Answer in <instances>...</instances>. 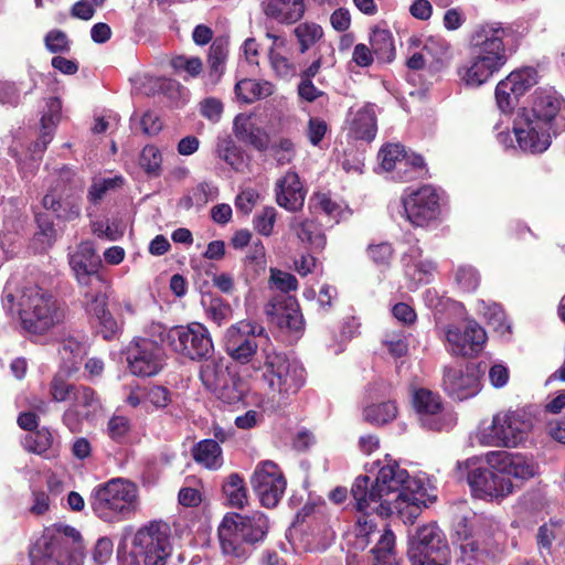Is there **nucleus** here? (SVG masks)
Here are the masks:
<instances>
[{
    "mask_svg": "<svg viewBox=\"0 0 565 565\" xmlns=\"http://www.w3.org/2000/svg\"><path fill=\"white\" fill-rule=\"evenodd\" d=\"M2 306L11 317H18L22 330L31 338L47 334L65 318L57 299L36 285L12 290L6 287Z\"/></svg>",
    "mask_w": 565,
    "mask_h": 565,
    "instance_id": "1",
    "label": "nucleus"
},
{
    "mask_svg": "<svg viewBox=\"0 0 565 565\" xmlns=\"http://www.w3.org/2000/svg\"><path fill=\"white\" fill-rule=\"evenodd\" d=\"M510 31L499 22L479 25L470 38V53L457 70L460 82L472 88L486 84L507 64L509 54L504 40Z\"/></svg>",
    "mask_w": 565,
    "mask_h": 565,
    "instance_id": "2",
    "label": "nucleus"
},
{
    "mask_svg": "<svg viewBox=\"0 0 565 565\" xmlns=\"http://www.w3.org/2000/svg\"><path fill=\"white\" fill-rule=\"evenodd\" d=\"M562 105L563 99L555 92H535L532 108L514 120L513 131L521 149L541 153L550 147L552 135L564 128L558 117Z\"/></svg>",
    "mask_w": 565,
    "mask_h": 565,
    "instance_id": "3",
    "label": "nucleus"
},
{
    "mask_svg": "<svg viewBox=\"0 0 565 565\" xmlns=\"http://www.w3.org/2000/svg\"><path fill=\"white\" fill-rule=\"evenodd\" d=\"M374 482L384 498L392 501L394 512L406 513L409 520L416 518L420 507L425 504L426 488L423 482L412 478L393 459H386L380 466Z\"/></svg>",
    "mask_w": 565,
    "mask_h": 565,
    "instance_id": "4",
    "label": "nucleus"
},
{
    "mask_svg": "<svg viewBox=\"0 0 565 565\" xmlns=\"http://www.w3.org/2000/svg\"><path fill=\"white\" fill-rule=\"evenodd\" d=\"M263 379L269 391V398L263 402L266 411H277L285 407L289 398L297 394L306 381V371L297 361L275 350H263Z\"/></svg>",
    "mask_w": 565,
    "mask_h": 565,
    "instance_id": "5",
    "label": "nucleus"
},
{
    "mask_svg": "<svg viewBox=\"0 0 565 565\" xmlns=\"http://www.w3.org/2000/svg\"><path fill=\"white\" fill-rule=\"evenodd\" d=\"M269 529L267 516L260 511L250 514L228 513L218 526L222 553L239 561L246 559Z\"/></svg>",
    "mask_w": 565,
    "mask_h": 565,
    "instance_id": "6",
    "label": "nucleus"
},
{
    "mask_svg": "<svg viewBox=\"0 0 565 565\" xmlns=\"http://www.w3.org/2000/svg\"><path fill=\"white\" fill-rule=\"evenodd\" d=\"M533 426L534 418L527 408L510 407L493 414L490 423L480 422L473 438L486 447L516 448L526 440Z\"/></svg>",
    "mask_w": 565,
    "mask_h": 565,
    "instance_id": "7",
    "label": "nucleus"
},
{
    "mask_svg": "<svg viewBox=\"0 0 565 565\" xmlns=\"http://www.w3.org/2000/svg\"><path fill=\"white\" fill-rule=\"evenodd\" d=\"M30 557L53 565H83L82 536L70 525L49 527L31 548Z\"/></svg>",
    "mask_w": 565,
    "mask_h": 565,
    "instance_id": "8",
    "label": "nucleus"
},
{
    "mask_svg": "<svg viewBox=\"0 0 565 565\" xmlns=\"http://www.w3.org/2000/svg\"><path fill=\"white\" fill-rule=\"evenodd\" d=\"M150 334L160 339L171 351L190 360L207 359L214 351L210 331L199 322L172 328H167L160 322H151Z\"/></svg>",
    "mask_w": 565,
    "mask_h": 565,
    "instance_id": "9",
    "label": "nucleus"
},
{
    "mask_svg": "<svg viewBox=\"0 0 565 565\" xmlns=\"http://www.w3.org/2000/svg\"><path fill=\"white\" fill-rule=\"evenodd\" d=\"M89 503L99 519L117 522L137 509L138 489L128 480L111 479L93 490Z\"/></svg>",
    "mask_w": 565,
    "mask_h": 565,
    "instance_id": "10",
    "label": "nucleus"
},
{
    "mask_svg": "<svg viewBox=\"0 0 565 565\" xmlns=\"http://www.w3.org/2000/svg\"><path fill=\"white\" fill-rule=\"evenodd\" d=\"M131 551L121 565H167L172 554L169 526L150 522L134 535Z\"/></svg>",
    "mask_w": 565,
    "mask_h": 565,
    "instance_id": "11",
    "label": "nucleus"
},
{
    "mask_svg": "<svg viewBox=\"0 0 565 565\" xmlns=\"http://www.w3.org/2000/svg\"><path fill=\"white\" fill-rule=\"evenodd\" d=\"M408 558L412 565H449L450 547L444 532L435 524L418 527L409 536Z\"/></svg>",
    "mask_w": 565,
    "mask_h": 565,
    "instance_id": "12",
    "label": "nucleus"
},
{
    "mask_svg": "<svg viewBox=\"0 0 565 565\" xmlns=\"http://www.w3.org/2000/svg\"><path fill=\"white\" fill-rule=\"evenodd\" d=\"M478 461V457H471L465 461H458L456 466L458 478L467 472L468 483L477 498L492 500L508 497L513 492L510 478H505L489 465L473 468Z\"/></svg>",
    "mask_w": 565,
    "mask_h": 565,
    "instance_id": "13",
    "label": "nucleus"
},
{
    "mask_svg": "<svg viewBox=\"0 0 565 565\" xmlns=\"http://www.w3.org/2000/svg\"><path fill=\"white\" fill-rule=\"evenodd\" d=\"M441 195L433 185L408 188L401 196L406 220L414 226L425 227L436 221L441 212Z\"/></svg>",
    "mask_w": 565,
    "mask_h": 565,
    "instance_id": "14",
    "label": "nucleus"
},
{
    "mask_svg": "<svg viewBox=\"0 0 565 565\" xmlns=\"http://www.w3.org/2000/svg\"><path fill=\"white\" fill-rule=\"evenodd\" d=\"M160 339L150 334V324L146 337L137 339L128 350V365L134 375L152 376L159 373L163 365V353Z\"/></svg>",
    "mask_w": 565,
    "mask_h": 565,
    "instance_id": "15",
    "label": "nucleus"
},
{
    "mask_svg": "<svg viewBox=\"0 0 565 565\" xmlns=\"http://www.w3.org/2000/svg\"><path fill=\"white\" fill-rule=\"evenodd\" d=\"M265 329L248 320L231 326L224 334V349L236 362L245 364L252 361L257 352L256 337L263 335Z\"/></svg>",
    "mask_w": 565,
    "mask_h": 565,
    "instance_id": "16",
    "label": "nucleus"
},
{
    "mask_svg": "<svg viewBox=\"0 0 565 565\" xmlns=\"http://www.w3.org/2000/svg\"><path fill=\"white\" fill-rule=\"evenodd\" d=\"M250 484L262 505L274 508L282 498L287 482L277 463L264 460L257 463L250 477Z\"/></svg>",
    "mask_w": 565,
    "mask_h": 565,
    "instance_id": "17",
    "label": "nucleus"
},
{
    "mask_svg": "<svg viewBox=\"0 0 565 565\" xmlns=\"http://www.w3.org/2000/svg\"><path fill=\"white\" fill-rule=\"evenodd\" d=\"M412 403L424 428L439 431L452 426L455 418L445 411L441 397L437 393L423 387L414 390Z\"/></svg>",
    "mask_w": 565,
    "mask_h": 565,
    "instance_id": "18",
    "label": "nucleus"
},
{
    "mask_svg": "<svg viewBox=\"0 0 565 565\" xmlns=\"http://www.w3.org/2000/svg\"><path fill=\"white\" fill-rule=\"evenodd\" d=\"M484 461L505 478L526 481L539 475V463L534 458L521 452L491 450L484 455Z\"/></svg>",
    "mask_w": 565,
    "mask_h": 565,
    "instance_id": "19",
    "label": "nucleus"
},
{
    "mask_svg": "<svg viewBox=\"0 0 565 565\" xmlns=\"http://www.w3.org/2000/svg\"><path fill=\"white\" fill-rule=\"evenodd\" d=\"M379 490L376 483L371 482L367 476H359L352 484L351 494L355 508L359 512L364 513V516L369 518L373 513L387 516L395 513L392 509V501L384 498Z\"/></svg>",
    "mask_w": 565,
    "mask_h": 565,
    "instance_id": "20",
    "label": "nucleus"
},
{
    "mask_svg": "<svg viewBox=\"0 0 565 565\" xmlns=\"http://www.w3.org/2000/svg\"><path fill=\"white\" fill-rule=\"evenodd\" d=\"M448 350L454 355L472 358L483 348L486 331L475 321H468L463 329L450 326L446 331Z\"/></svg>",
    "mask_w": 565,
    "mask_h": 565,
    "instance_id": "21",
    "label": "nucleus"
},
{
    "mask_svg": "<svg viewBox=\"0 0 565 565\" xmlns=\"http://www.w3.org/2000/svg\"><path fill=\"white\" fill-rule=\"evenodd\" d=\"M102 408V403L95 391L88 386L79 385L74 391L72 403L63 414V423L73 431H79L84 420H92Z\"/></svg>",
    "mask_w": 565,
    "mask_h": 565,
    "instance_id": "22",
    "label": "nucleus"
},
{
    "mask_svg": "<svg viewBox=\"0 0 565 565\" xmlns=\"http://www.w3.org/2000/svg\"><path fill=\"white\" fill-rule=\"evenodd\" d=\"M443 386L454 399L465 401L476 396L481 390L480 376L473 365L465 367H446Z\"/></svg>",
    "mask_w": 565,
    "mask_h": 565,
    "instance_id": "23",
    "label": "nucleus"
},
{
    "mask_svg": "<svg viewBox=\"0 0 565 565\" xmlns=\"http://www.w3.org/2000/svg\"><path fill=\"white\" fill-rule=\"evenodd\" d=\"M99 258L93 243L83 242L76 250L70 254V266L77 282L84 285H100L103 275L98 271Z\"/></svg>",
    "mask_w": 565,
    "mask_h": 565,
    "instance_id": "24",
    "label": "nucleus"
},
{
    "mask_svg": "<svg viewBox=\"0 0 565 565\" xmlns=\"http://www.w3.org/2000/svg\"><path fill=\"white\" fill-rule=\"evenodd\" d=\"M276 203L288 212H298L305 204L307 191L294 170H288L275 183Z\"/></svg>",
    "mask_w": 565,
    "mask_h": 565,
    "instance_id": "25",
    "label": "nucleus"
},
{
    "mask_svg": "<svg viewBox=\"0 0 565 565\" xmlns=\"http://www.w3.org/2000/svg\"><path fill=\"white\" fill-rule=\"evenodd\" d=\"M267 316L280 328L291 332H300L303 318L297 301L291 297H274L265 309Z\"/></svg>",
    "mask_w": 565,
    "mask_h": 565,
    "instance_id": "26",
    "label": "nucleus"
},
{
    "mask_svg": "<svg viewBox=\"0 0 565 565\" xmlns=\"http://www.w3.org/2000/svg\"><path fill=\"white\" fill-rule=\"evenodd\" d=\"M205 360L206 361L200 367V380L205 388L230 403L238 401L241 394H228L226 392L228 373L223 361L209 360V358Z\"/></svg>",
    "mask_w": 565,
    "mask_h": 565,
    "instance_id": "27",
    "label": "nucleus"
},
{
    "mask_svg": "<svg viewBox=\"0 0 565 565\" xmlns=\"http://www.w3.org/2000/svg\"><path fill=\"white\" fill-rule=\"evenodd\" d=\"M44 209L52 211L58 218L73 221L81 215V195L70 189L47 193L42 201Z\"/></svg>",
    "mask_w": 565,
    "mask_h": 565,
    "instance_id": "28",
    "label": "nucleus"
},
{
    "mask_svg": "<svg viewBox=\"0 0 565 565\" xmlns=\"http://www.w3.org/2000/svg\"><path fill=\"white\" fill-rule=\"evenodd\" d=\"M382 533L371 519L359 518L353 531L345 536L348 559L360 562L359 552H363L371 541H377Z\"/></svg>",
    "mask_w": 565,
    "mask_h": 565,
    "instance_id": "29",
    "label": "nucleus"
},
{
    "mask_svg": "<svg viewBox=\"0 0 565 565\" xmlns=\"http://www.w3.org/2000/svg\"><path fill=\"white\" fill-rule=\"evenodd\" d=\"M263 12L279 23H295L305 14L303 0H266L262 3Z\"/></svg>",
    "mask_w": 565,
    "mask_h": 565,
    "instance_id": "30",
    "label": "nucleus"
},
{
    "mask_svg": "<svg viewBox=\"0 0 565 565\" xmlns=\"http://www.w3.org/2000/svg\"><path fill=\"white\" fill-rule=\"evenodd\" d=\"M289 228L301 243L315 249H323L327 244L326 235L315 220L294 216Z\"/></svg>",
    "mask_w": 565,
    "mask_h": 565,
    "instance_id": "31",
    "label": "nucleus"
},
{
    "mask_svg": "<svg viewBox=\"0 0 565 565\" xmlns=\"http://www.w3.org/2000/svg\"><path fill=\"white\" fill-rule=\"evenodd\" d=\"M234 132L243 142L253 146L258 151L268 149V137L265 131L255 126L250 118L244 114H239L234 119Z\"/></svg>",
    "mask_w": 565,
    "mask_h": 565,
    "instance_id": "32",
    "label": "nucleus"
},
{
    "mask_svg": "<svg viewBox=\"0 0 565 565\" xmlns=\"http://www.w3.org/2000/svg\"><path fill=\"white\" fill-rule=\"evenodd\" d=\"M86 288L84 291V306L88 316L92 318H97L106 313L107 310V299H108V289L109 284L107 279L102 278V284L98 285H84Z\"/></svg>",
    "mask_w": 565,
    "mask_h": 565,
    "instance_id": "33",
    "label": "nucleus"
},
{
    "mask_svg": "<svg viewBox=\"0 0 565 565\" xmlns=\"http://www.w3.org/2000/svg\"><path fill=\"white\" fill-rule=\"evenodd\" d=\"M194 461L209 470H218L223 466L222 448L213 439H204L192 448Z\"/></svg>",
    "mask_w": 565,
    "mask_h": 565,
    "instance_id": "34",
    "label": "nucleus"
},
{
    "mask_svg": "<svg viewBox=\"0 0 565 565\" xmlns=\"http://www.w3.org/2000/svg\"><path fill=\"white\" fill-rule=\"evenodd\" d=\"M274 92V84L264 79L257 81L252 78H244L238 81L235 85V94L237 98L246 104L266 98L273 95Z\"/></svg>",
    "mask_w": 565,
    "mask_h": 565,
    "instance_id": "35",
    "label": "nucleus"
},
{
    "mask_svg": "<svg viewBox=\"0 0 565 565\" xmlns=\"http://www.w3.org/2000/svg\"><path fill=\"white\" fill-rule=\"evenodd\" d=\"M376 117L373 106H364L359 109L351 124V132L356 139L371 141L376 135Z\"/></svg>",
    "mask_w": 565,
    "mask_h": 565,
    "instance_id": "36",
    "label": "nucleus"
},
{
    "mask_svg": "<svg viewBox=\"0 0 565 565\" xmlns=\"http://www.w3.org/2000/svg\"><path fill=\"white\" fill-rule=\"evenodd\" d=\"M392 173V178L401 182H408L422 178L426 174L424 160L418 154L407 153L405 151Z\"/></svg>",
    "mask_w": 565,
    "mask_h": 565,
    "instance_id": "37",
    "label": "nucleus"
},
{
    "mask_svg": "<svg viewBox=\"0 0 565 565\" xmlns=\"http://www.w3.org/2000/svg\"><path fill=\"white\" fill-rule=\"evenodd\" d=\"M373 565H398L395 556V535L384 527L374 547L371 548Z\"/></svg>",
    "mask_w": 565,
    "mask_h": 565,
    "instance_id": "38",
    "label": "nucleus"
},
{
    "mask_svg": "<svg viewBox=\"0 0 565 565\" xmlns=\"http://www.w3.org/2000/svg\"><path fill=\"white\" fill-rule=\"evenodd\" d=\"M216 156L231 166L235 171L244 170L246 163L243 151L228 136L218 137L215 148Z\"/></svg>",
    "mask_w": 565,
    "mask_h": 565,
    "instance_id": "39",
    "label": "nucleus"
},
{
    "mask_svg": "<svg viewBox=\"0 0 565 565\" xmlns=\"http://www.w3.org/2000/svg\"><path fill=\"white\" fill-rule=\"evenodd\" d=\"M436 268V264L430 259H422L414 264L409 263L404 269L405 276L411 281L409 288L414 289L422 284L430 282Z\"/></svg>",
    "mask_w": 565,
    "mask_h": 565,
    "instance_id": "40",
    "label": "nucleus"
},
{
    "mask_svg": "<svg viewBox=\"0 0 565 565\" xmlns=\"http://www.w3.org/2000/svg\"><path fill=\"white\" fill-rule=\"evenodd\" d=\"M223 492L230 505L242 509L247 503V490L238 473H231L223 484Z\"/></svg>",
    "mask_w": 565,
    "mask_h": 565,
    "instance_id": "41",
    "label": "nucleus"
},
{
    "mask_svg": "<svg viewBox=\"0 0 565 565\" xmlns=\"http://www.w3.org/2000/svg\"><path fill=\"white\" fill-rule=\"evenodd\" d=\"M370 43L372 51L377 55L379 58L385 61H392L395 55V46L393 43L392 33L385 29H374L371 36Z\"/></svg>",
    "mask_w": 565,
    "mask_h": 565,
    "instance_id": "42",
    "label": "nucleus"
},
{
    "mask_svg": "<svg viewBox=\"0 0 565 565\" xmlns=\"http://www.w3.org/2000/svg\"><path fill=\"white\" fill-rule=\"evenodd\" d=\"M217 195V186L210 182H202L194 186L189 194L182 199V205L185 209H191L192 206L201 207L209 201L216 199Z\"/></svg>",
    "mask_w": 565,
    "mask_h": 565,
    "instance_id": "43",
    "label": "nucleus"
},
{
    "mask_svg": "<svg viewBox=\"0 0 565 565\" xmlns=\"http://www.w3.org/2000/svg\"><path fill=\"white\" fill-rule=\"evenodd\" d=\"M227 53V42L223 39L214 40L209 52L210 76L214 78V82H216L223 73Z\"/></svg>",
    "mask_w": 565,
    "mask_h": 565,
    "instance_id": "44",
    "label": "nucleus"
},
{
    "mask_svg": "<svg viewBox=\"0 0 565 565\" xmlns=\"http://www.w3.org/2000/svg\"><path fill=\"white\" fill-rule=\"evenodd\" d=\"M507 78L514 88V92L523 96L530 88L537 84L539 73L533 67H522L511 72Z\"/></svg>",
    "mask_w": 565,
    "mask_h": 565,
    "instance_id": "45",
    "label": "nucleus"
},
{
    "mask_svg": "<svg viewBox=\"0 0 565 565\" xmlns=\"http://www.w3.org/2000/svg\"><path fill=\"white\" fill-rule=\"evenodd\" d=\"M294 34L299 42L300 52L305 53L322 38L323 30L317 23L303 22L295 28Z\"/></svg>",
    "mask_w": 565,
    "mask_h": 565,
    "instance_id": "46",
    "label": "nucleus"
},
{
    "mask_svg": "<svg viewBox=\"0 0 565 565\" xmlns=\"http://www.w3.org/2000/svg\"><path fill=\"white\" fill-rule=\"evenodd\" d=\"M270 156L278 166H287L291 163L297 154L295 142L287 137H280L269 146Z\"/></svg>",
    "mask_w": 565,
    "mask_h": 565,
    "instance_id": "47",
    "label": "nucleus"
},
{
    "mask_svg": "<svg viewBox=\"0 0 565 565\" xmlns=\"http://www.w3.org/2000/svg\"><path fill=\"white\" fill-rule=\"evenodd\" d=\"M397 407L393 402L374 404L364 409V418L371 424L383 425L396 417Z\"/></svg>",
    "mask_w": 565,
    "mask_h": 565,
    "instance_id": "48",
    "label": "nucleus"
},
{
    "mask_svg": "<svg viewBox=\"0 0 565 565\" xmlns=\"http://www.w3.org/2000/svg\"><path fill=\"white\" fill-rule=\"evenodd\" d=\"M520 97L521 95L514 92V88L507 77L498 83L495 87V100L498 107L503 113L512 110L518 105Z\"/></svg>",
    "mask_w": 565,
    "mask_h": 565,
    "instance_id": "49",
    "label": "nucleus"
},
{
    "mask_svg": "<svg viewBox=\"0 0 565 565\" xmlns=\"http://www.w3.org/2000/svg\"><path fill=\"white\" fill-rule=\"evenodd\" d=\"M268 58L271 70L278 77L289 79L297 74L296 65L280 52L275 51V47L269 49Z\"/></svg>",
    "mask_w": 565,
    "mask_h": 565,
    "instance_id": "50",
    "label": "nucleus"
},
{
    "mask_svg": "<svg viewBox=\"0 0 565 565\" xmlns=\"http://www.w3.org/2000/svg\"><path fill=\"white\" fill-rule=\"evenodd\" d=\"M139 163L147 174L158 177L162 164L160 150L152 145L146 146L141 151Z\"/></svg>",
    "mask_w": 565,
    "mask_h": 565,
    "instance_id": "51",
    "label": "nucleus"
},
{
    "mask_svg": "<svg viewBox=\"0 0 565 565\" xmlns=\"http://www.w3.org/2000/svg\"><path fill=\"white\" fill-rule=\"evenodd\" d=\"M131 430V420L125 415L113 414L107 422L106 434L115 441H122Z\"/></svg>",
    "mask_w": 565,
    "mask_h": 565,
    "instance_id": "52",
    "label": "nucleus"
},
{
    "mask_svg": "<svg viewBox=\"0 0 565 565\" xmlns=\"http://www.w3.org/2000/svg\"><path fill=\"white\" fill-rule=\"evenodd\" d=\"M203 303L207 318L218 326L232 317L231 306L221 298H210Z\"/></svg>",
    "mask_w": 565,
    "mask_h": 565,
    "instance_id": "53",
    "label": "nucleus"
},
{
    "mask_svg": "<svg viewBox=\"0 0 565 565\" xmlns=\"http://www.w3.org/2000/svg\"><path fill=\"white\" fill-rule=\"evenodd\" d=\"M405 152L404 147L397 143H388L381 148L379 159L381 168L386 172H393Z\"/></svg>",
    "mask_w": 565,
    "mask_h": 565,
    "instance_id": "54",
    "label": "nucleus"
},
{
    "mask_svg": "<svg viewBox=\"0 0 565 565\" xmlns=\"http://www.w3.org/2000/svg\"><path fill=\"white\" fill-rule=\"evenodd\" d=\"M277 220V210L274 206H266L254 217V228L263 236H270L274 233Z\"/></svg>",
    "mask_w": 565,
    "mask_h": 565,
    "instance_id": "55",
    "label": "nucleus"
},
{
    "mask_svg": "<svg viewBox=\"0 0 565 565\" xmlns=\"http://www.w3.org/2000/svg\"><path fill=\"white\" fill-rule=\"evenodd\" d=\"M479 310L497 330L501 332L509 330V326L505 324L504 312L498 303H486V301L480 300Z\"/></svg>",
    "mask_w": 565,
    "mask_h": 565,
    "instance_id": "56",
    "label": "nucleus"
},
{
    "mask_svg": "<svg viewBox=\"0 0 565 565\" xmlns=\"http://www.w3.org/2000/svg\"><path fill=\"white\" fill-rule=\"evenodd\" d=\"M311 202V209H313L315 212H322L335 222L339 221L341 214L340 205L332 201L328 194L317 193Z\"/></svg>",
    "mask_w": 565,
    "mask_h": 565,
    "instance_id": "57",
    "label": "nucleus"
},
{
    "mask_svg": "<svg viewBox=\"0 0 565 565\" xmlns=\"http://www.w3.org/2000/svg\"><path fill=\"white\" fill-rule=\"evenodd\" d=\"M122 184L121 177H114L107 179H99L94 181L89 191H88V200L93 203H97L100 201L104 195L113 189H116Z\"/></svg>",
    "mask_w": 565,
    "mask_h": 565,
    "instance_id": "58",
    "label": "nucleus"
},
{
    "mask_svg": "<svg viewBox=\"0 0 565 565\" xmlns=\"http://www.w3.org/2000/svg\"><path fill=\"white\" fill-rule=\"evenodd\" d=\"M143 399L154 409H164L172 402V394L167 387L156 385L148 388Z\"/></svg>",
    "mask_w": 565,
    "mask_h": 565,
    "instance_id": "59",
    "label": "nucleus"
},
{
    "mask_svg": "<svg viewBox=\"0 0 565 565\" xmlns=\"http://www.w3.org/2000/svg\"><path fill=\"white\" fill-rule=\"evenodd\" d=\"M269 284L281 292L294 291L298 288L296 277L277 268H270Z\"/></svg>",
    "mask_w": 565,
    "mask_h": 565,
    "instance_id": "60",
    "label": "nucleus"
},
{
    "mask_svg": "<svg viewBox=\"0 0 565 565\" xmlns=\"http://www.w3.org/2000/svg\"><path fill=\"white\" fill-rule=\"evenodd\" d=\"M457 284L465 291H473L479 285L480 276L478 271L468 265L459 266L455 275Z\"/></svg>",
    "mask_w": 565,
    "mask_h": 565,
    "instance_id": "61",
    "label": "nucleus"
},
{
    "mask_svg": "<svg viewBox=\"0 0 565 565\" xmlns=\"http://www.w3.org/2000/svg\"><path fill=\"white\" fill-rule=\"evenodd\" d=\"M95 320L97 321V331L105 340L115 339L121 331V324L109 311L95 318Z\"/></svg>",
    "mask_w": 565,
    "mask_h": 565,
    "instance_id": "62",
    "label": "nucleus"
},
{
    "mask_svg": "<svg viewBox=\"0 0 565 565\" xmlns=\"http://www.w3.org/2000/svg\"><path fill=\"white\" fill-rule=\"evenodd\" d=\"M77 387L78 386L68 384L62 377L55 376L50 385V394L52 396V399L58 403L65 402L67 399L72 401L74 396V391Z\"/></svg>",
    "mask_w": 565,
    "mask_h": 565,
    "instance_id": "63",
    "label": "nucleus"
},
{
    "mask_svg": "<svg viewBox=\"0 0 565 565\" xmlns=\"http://www.w3.org/2000/svg\"><path fill=\"white\" fill-rule=\"evenodd\" d=\"M171 65L177 72H185L191 77L198 76L202 71V62L199 57L179 55L172 58Z\"/></svg>",
    "mask_w": 565,
    "mask_h": 565,
    "instance_id": "64",
    "label": "nucleus"
}]
</instances>
